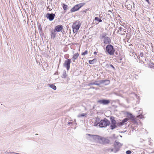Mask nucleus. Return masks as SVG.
Segmentation results:
<instances>
[{"mask_svg":"<svg viewBox=\"0 0 154 154\" xmlns=\"http://www.w3.org/2000/svg\"><path fill=\"white\" fill-rule=\"evenodd\" d=\"M122 145V144L116 141L114 143V149L109 148L108 149V150L110 152H116L119 150Z\"/></svg>","mask_w":154,"mask_h":154,"instance_id":"1","label":"nucleus"},{"mask_svg":"<svg viewBox=\"0 0 154 154\" xmlns=\"http://www.w3.org/2000/svg\"><path fill=\"white\" fill-rule=\"evenodd\" d=\"M105 51L110 55H113L114 54L115 50L112 45H108L106 47Z\"/></svg>","mask_w":154,"mask_h":154,"instance_id":"2","label":"nucleus"},{"mask_svg":"<svg viewBox=\"0 0 154 154\" xmlns=\"http://www.w3.org/2000/svg\"><path fill=\"white\" fill-rule=\"evenodd\" d=\"M81 26L80 22L76 21L74 22L72 25V28L73 29V32L74 33L77 32Z\"/></svg>","mask_w":154,"mask_h":154,"instance_id":"3","label":"nucleus"},{"mask_svg":"<svg viewBox=\"0 0 154 154\" xmlns=\"http://www.w3.org/2000/svg\"><path fill=\"white\" fill-rule=\"evenodd\" d=\"M110 123L109 121L105 118L103 120H100V123L98 126L101 128L106 127L107 126L109 125Z\"/></svg>","mask_w":154,"mask_h":154,"instance_id":"4","label":"nucleus"},{"mask_svg":"<svg viewBox=\"0 0 154 154\" xmlns=\"http://www.w3.org/2000/svg\"><path fill=\"white\" fill-rule=\"evenodd\" d=\"M85 4L84 3H82L79 4L75 5L71 10V12H74L77 11L82 7L85 5Z\"/></svg>","mask_w":154,"mask_h":154,"instance_id":"5","label":"nucleus"},{"mask_svg":"<svg viewBox=\"0 0 154 154\" xmlns=\"http://www.w3.org/2000/svg\"><path fill=\"white\" fill-rule=\"evenodd\" d=\"M86 135L90 137L89 139L91 140L98 142L100 136L97 135H92L88 134H87Z\"/></svg>","mask_w":154,"mask_h":154,"instance_id":"6","label":"nucleus"},{"mask_svg":"<svg viewBox=\"0 0 154 154\" xmlns=\"http://www.w3.org/2000/svg\"><path fill=\"white\" fill-rule=\"evenodd\" d=\"M110 119L111 120V125L110 128L112 130L114 129L117 128V123H116V121L114 119V118L112 117H111L110 118Z\"/></svg>","mask_w":154,"mask_h":154,"instance_id":"7","label":"nucleus"},{"mask_svg":"<svg viewBox=\"0 0 154 154\" xmlns=\"http://www.w3.org/2000/svg\"><path fill=\"white\" fill-rule=\"evenodd\" d=\"M109 142L108 139L100 136L98 143L102 144H106L108 143Z\"/></svg>","mask_w":154,"mask_h":154,"instance_id":"8","label":"nucleus"},{"mask_svg":"<svg viewBox=\"0 0 154 154\" xmlns=\"http://www.w3.org/2000/svg\"><path fill=\"white\" fill-rule=\"evenodd\" d=\"M71 59H68L65 61L64 66L66 67L67 69L68 70L70 68V65L71 63Z\"/></svg>","mask_w":154,"mask_h":154,"instance_id":"9","label":"nucleus"},{"mask_svg":"<svg viewBox=\"0 0 154 154\" xmlns=\"http://www.w3.org/2000/svg\"><path fill=\"white\" fill-rule=\"evenodd\" d=\"M55 15L53 13H47L46 15V17L49 20L51 21L53 20L55 17Z\"/></svg>","mask_w":154,"mask_h":154,"instance_id":"10","label":"nucleus"},{"mask_svg":"<svg viewBox=\"0 0 154 154\" xmlns=\"http://www.w3.org/2000/svg\"><path fill=\"white\" fill-rule=\"evenodd\" d=\"M98 102L103 105H107L109 103L110 101L108 100H98Z\"/></svg>","mask_w":154,"mask_h":154,"instance_id":"11","label":"nucleus"},{"mask_svg":"<svg viewBox=\"0 0 154 154\" xmlns=\"http://www.w3.org/2000/svg\"><path fill=\"white\" fill-rule=\"evenodd\" d=\"M128 120V118H125L124 119L122 122L117 123L118 126L121 127L124 125V123L127 122Z\"/></svg>","mask_w":154,"mask_h":154,"instance_id":"12","label":"nucleus"},{"mask_svg":"<svg viewBox=\"0 0 154 154\" xmlns=\"http://www.w3.org/2000/svg\"><path fill=\"white\" fill-rule=\"evenodd\" d=\"M97 82H100L102 84H104L106 85H109L110 82V81L108 80H101L98 81Z\"/></svg>","mask_w":154,"mask_h":154,"instance_id":"13","label":"nucleus"},{"mask_svg":"<svg viewBox=\"0 0 154 154\" xmlns=\"http://www.w3.org/2000/svg\"><path fill=\"white\" fill-rule=\"evenodd\" d=\"M63 29V26L62 25H59L55 27L54 29L55 30V31L57 32H60Z\"/></svg>","mask_w":154,"mask_h":154,"instance_id":"14","label":"nucleus"},{"mask_svg":"<svg viewBox=\"0 0 154 154\" xmlns=\"http://www.w3.org/2000/svg\"><path fill=\"white\" fill-rule=\"evenodd\" d=\"M111 40L110 38L108 37H105L104 39V43L106 44H109L110 43Z\"/></svg>","mask_w":154,"mask_h":154,"instance_id":"15","label":"nucleus"},{"mask_svg":"<svg viewBox=\"0 0 154 154\" xmlns=\"http://www.w3.org/2000/svg\"><path fill=\"white\" fill-rule=\"evenodd\" d=\"M100 122V119L99 118H97L95 120L94 126H97L99 125Z\"/></svg>","mask_w":154,"mask_h":154,"instance_id":"16","label":"nucleus"},{"mask_svg":"<svg viewBox=\"0 0 154 154\" xmlns=\"http://www.w3.org/2000/svg\"><path fill=\"white\" fill-rule=\"evenodd\" d=\"M119 29L118 31L119 32L121 31H122L123 32H126L125 29L123 26L119 27Z\"/></svg>","mask_w":154,"mask_h":154,"instance_id":"17","label":"nucleus"},{"mask_svg":"<svg viewBox=\"0 0 154 154\" xmlns=\"http://www.w3.org/2000/svg\"><path fill=\"white\" fill-rule=\"evenodd\" d=\"M79 56V54L78 53H76L74 54L73 56L72 59L74 60L73 62L75 60H76Z\"/></svg>","mask_w":154,"mask_h":154,"instance_id":"18","label":"nucleus"},{"mask_svg":"<svg viewBox=\"0 0 154 154\" xmlns=\"http://www.w3.org/2000/svg\"><path fill=\"white\" fill-rule=\"evenodd\" d=\"M48 85L49 86L53 89L54 90H55L57 89L56 87L53 84H49Z\"/></svg>","mask_w":154,"mask_h":154,"instance_id":"19","label":"nucleus"},{"mask_svg":"<svg viewBox=\"0 0 154 154\" xmlns=\"http://www.w3.org/2000/svg\"><path fill=\"white\" fill-rule=\"evenodd\" d=\"M97 60L96 59H94L92 60H90L89 61V63L90 64H93L94 63L96 62Z\"/></svg>","mask_w":154,"mask_h":154,"instance_id":"20","label":"nucleus"},{"mask_svg":"<svg viewBox=\"0 0 154 154\" xmlns=\"http://www.w3.org/2000/svg\"><path fill=\"white\" fill-rule=\"evenodd\" d=\"M87 115V114H85V113H82V114H79V115H78V116H77V117H84V116H86V115Z\"/></svg>","mask_w":154,"mask_h":154,"instance_id":"21","label":"nucleus"},{"mask_svg":"<svg viewBox=\"0 0 154 154\" xmlns=\"http://www.w3.org/2000/svg\"><path fill=\"white\" fill-rule=\"evenodd\" d=\"M38 29L39 32H42V29L40 24H39V25H38Z\"/></svg>","mask_w":154,"mask_h":154,"instance_id":"22","label":"nucleus"},{"mask_svg":"<svg viewBox=\"0 0 154 154\" xmlns=\"http://www.w3.org/2000/svg\"><path fill=\"white\" fill-rule=\"evenodd\" d=\"M95 20H97L99 21V22H101L102 21V20L100 19L99 18L97 17H96L94 19Z\"/></svg>","mask_w":154,"mask_h":154,"instance_id":"23","label":"nucleus"},{"mask_svg":"<svg viewBox=\"0 0 154 154\" xmlns=\"http://www.w3.org/2000/svg\"><path fill=\"white\" fill-rule=\"evenodd\" d=\"M67 7H68L67 5L64 4H63V7L64 10H66L67 9Z\"/></svg>","mask_w":154,"mask_h":154,"instance_id":"24","label":"nucleus"},{"mask_svg":"<svg viewBox=\"0 0 154 154\" xmlns=\"http://www.w3.org/2000/svg\"><path fill=\"white\" fill-rule=\"evenodd\" d=\"M128 116H130V118L132 119V120H133L134 119V117L132 115V114L130 113H128Z\"/></svg>","mask_w":154,"mask_h":154,"instance_id":"25","label":"nucleus"},{"mask_svg":"<svg viewBox=\"0 0 154 154\" xmlns=\"http://www.w3.org/2000/svg\"><path fill=\"white\" fill-rule=\"evenodd\" d=\"M56 31H55V29H54L53 31L51 33H52V35H53L54 36V37H55V35L56 34Z\"/></svg>","mask_w":154,"mask_h":154,"instance_id":"26","label":"nucleus"},{"mask_svg":"<svg viewBox=\"0 0 154 154\" xmlns=\"http://www.w3.org/2000/svg\"><path fill=\"white\" fill-rule=\"evenodd\" d=\"M66 76V72H64L63 73V75L62 76V78H65Z\"/></svg>","mask_w":154,"mask_h":154,"instance_id":"27","label":"nucleus"},{"mask_svg":"<svg viewBox=\"0 0 154 154\" xmlns=\"http://www.w3.org/2000/svg\"><path fill=\"white\" fill-rule=\"evenodd\" d=\"M106 35V33L104 32V33H103V34L102 35V38H104Z\"/></svg>","mask_w":154,"mask_h":154,"instance_id":"28","label":"nucleus"},{"mask_svg":"<svg viewBox=\"0 0 154 154\" xmlns=\"http://www.w3.org/2000/svg\"><path fill=\"white\" fill-rule=\"evenodd\" d=\"M98 81L95 82L94 85H99L100 84H102V83H100V82H97Z\"/></svg>","mask_w":154,"mask_h":154,"instance_id":"29","label":"nucleus"},{"mask_svg":"<svg viewBox=\"0 0 154 154\" xmlns=\"http://www.w3.org/2000/svg\"><path fill=\"white\" fill-rule=\"evenodd\" d=\"M88 53V51H87L86 50V51H85L84 52H83L82 54V55H85L87 54Z\"/></svg>","mask_w":154,"mask_h":154,"instance_id":"30","label":"nucleus"},{"mask_svg":"<svg viewBox=\"0 0 154 154\" xmlns=\"http://www.w3.org/2000/svg\"><path fill=\"white\" fill-rule=\"evenodd\" d=\"M131 153V152L130 150H127L126 152V153L127 154H130Z\"/></svg>","mask_w":154,"mask_h":154,"instance_id":"31","label":"nucleus"},{"mask_svg":"<svg viewBox=\"0 0 154 154\" xmlns=\"http://www.w3.org/2000/svg\"><path fill=\"white\" fill-rule=\"evenodd\" d=\"M95 82H92V83H90L88 84V86H90L91 85H94Z\"/></svg>","mask_w":154,"mask_h":154,"instance_id":"32","label":"nucleus"},{"mask_svg":"<svg viewBox=\"0 0 154 154\" xmlns=\"http://www.w3.org/2000/svg\"><path fill=\"white\" fill-rule=\"evenodd\" d=\"M143 53H141L140 54V56L142 57L143 56Z\"/></svg>","mask_w":154,"mask_h":154,"instance_id":"33","label":"nucleus"},{"mask_svg":"<svg viewBox=\"0 0 154 154\" xmlns=\"http://www.w3.org/2000/svg\"><path fill=\"white\" fill-rule=\"evenodd\" d=\"M110 66L111 67H112V68L114 69H115V68H114V67L111 64V65H110Z\"/></svg>","mask_w":154,"mask_h":154,"instance_id":"34","label":"nucleus"},{"mask_svg":"<svg viewBox=\"0 0 154 154\" xmlns=\"http://www.w3.org/2000/svg\"><path fill=\"white\" fill-rule=\"evenodd\" d=\"M88 9H86V10L85 11H83V12H86L87 11H88Z\"/></svg>","mask_w":154,"mask_h":154,"instance_id":"35","label":"nucleus"},{"mask_svg":"<svg viewBox=\"0 0 154 154\" xmlns=\"http://www.w3.org/2000/svg\"><path fill=\"white\" fill-rule=\"evenodd\" d=\"M8 154H15V152H10L9 153H8Z\"/></svg>","mask_w":154,"mask_h":154,"instance_id":"36","label":"nucleus"},{"mask_svg":"<svg viewBox=\"0 0 154 154\" xmlns=\"http://www.w3.org/2000/svg\"><path fill=\"white\" fill-rule=\"evenodd\" d=\"M71 123H71V122H68V124H71Z\"/></svg>","mask_w":154,"mask_h":154,"instance_id":"37","label":"nucleus"},{"mask_svg":"<svg viewBox=\"0 0 154 154\" xmlns=\"http://www.w3.org/2000/svg\"><path fill=\"white\" fill-rule=\"evenodd\" d=\"M15 154H21L20 153H15Z\"/></svg>","mask_w":154,"mask_h":154,"instance_id":"38","label":"nucleus"},{"mask_svg":"<svg viewBox=\"0 0 154 154\" xmlns=\"http://www.w3.org/2000/svg\"><path fill=\"white\" fill-rule=\"evenodd\" d=\"M140 116H138V117H140Z\"/></svg>","mask_w":154,"mask_h":154,"instance_id":"39","label":"nucleus"},{"mask_svg":"<svg viewBox=\"0 0 154 154\" xmlns=\"http://www.w3.org/2000/svg\"><path fill=\"white\" fill-rule=\"evenodd\" d=\"M147 2H148L149 0H146Z\"/></svg>","mask_w":154,"mask_h":154,"instance_id":"40","label":"nucleus"},{"mask_svg":"<svg viewBox=\"0 0 154 154\" xmlns=\"http://www.w3.org/2000/svg\"><path fill=\"white\" fill-rule=\"evenodd\" d=\"M118 146H119V145H117V147H118Z\"/></svg>","mask_w":154,"mask_h":154,"instance_id":"41","label":"nucleus"},{"mask_svg":"<svg viewBox=\"0 0 154 154\" xmlns=\"http://www.w3.org/2000/svg\"><path fill=\"white\" fill-rule=\"evenodd\" d=\"M94 54H96V52H94Z\"/></svg>","mask_w":154,"mask_h":154,"instance_id":"42","label":"nucleus"},{"mask_svg":"<svg viewBox=\"0 0 154 154\" xmlns=\"http://www.w3.org/2000/svg\"><path fill=\"white\" fill-rule=\"evenodd\" d=\"M92 88H94V87H93Z\"/></svg>","mask_w":154,"mask_h":154,"instance_id":"43","label":"nucleus"}]
</instances>
